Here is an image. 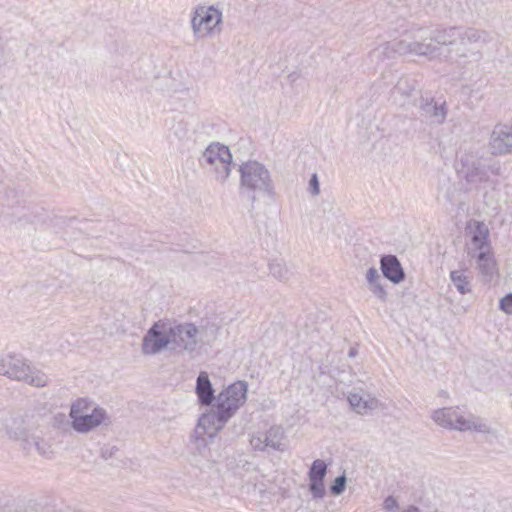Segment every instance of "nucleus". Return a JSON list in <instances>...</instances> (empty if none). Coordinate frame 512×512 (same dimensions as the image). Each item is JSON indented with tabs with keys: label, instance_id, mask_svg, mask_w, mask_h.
<instances>
[{
	"label": "nucleus",
	"instance_id": "obj_1",
	"mask_svg": "<svg viewBox=\"0 0 512 512\" xmlns=\"http://www.w3.org/2000/svg\"><path fill=\"white\" fill-rule=\"evenodd\" d=\"M428 28L414 27L406 31L402 38L385 42L369 53L371 62L380 63L393 59L396 56L416 55L434 60L441 56V48L438 45L427 42Z\"/></svg>",
	"mask_w": 512,
	"mask_h": 512
},
{
	"label": "nucleus",
	"instance_id": "obj_2",
	"mask_svg": "<svg viewBox=\"0 0 512 512\" xmlns=\"http://www.w3.org/2000/svg\"><path fill=\"white\" fill-rule=\"evenodd\" d=\"M490 41L486 31L469 27H448L431 30L428 28L427 42L441 46H451V51L458 57H471L474 61L482 59L481 47Z\"/></svg>",
	"mask_w": 512,
	"mask_h": 512
},
{
	"label": "nucleus",
	"instance_id": "obj_3",
	"mask_svg": "<svg viewBox=\"0 0 512 512\" xmlns=\"http://www.w3.org/2000/svg\"><path fill=\"white\" fill-rule=\"evenodd\" d=\"M500 165H488L478 153L466 152L460 160L457 169L459 177L465 181L469 190H481L485 185L495 188L498 182L490 178V173L500 175Z\"/></svg>",
	"mask_w": 512,
	"mask_h": 512
},
{
	"label": "nucleus",
	"instance_id": "obj_4",
	"mask_svg": "<svg viewBox=\"0 0 512 512\" xmlns=\"http://www.w3.org/2000/svg\"><path fill=\"white\" fill-rule=\"evenodd\" d=\"M0 375L35 387H44L48 383L45 373L30 366L22 356L16 354L0 357Z\"/></svg>",
	"mask_w": 512,
	"mask_h": 512
},
{
	"label": "nucleus",
	"instance_id": "obj_5",
	"mask_svg": "<svg viewBox=\"0 0 512 512\" xmlns=\"http://www.w3.org/2000/svg\"><path fill=\"white\" fill-rule=\"evenodd\" d=\"M432 418L438 425L449 429L459 431L473 430L484 434L491 432L490 427L479 417H465L459 408L445 407L438 409L433 412Z\"/></svg>",
	"mask_w": 512,
	"mask_h": 512
},
{
	"label": "nucleus",
	"instance_id": "obj_6",
	"mask_svg": "<svg viewBox=\"0 0 512 512\" xmlns=\"http://www.w3.org/2000/svg\"><path fill=\"white\" fill-rule=\"evenodd\" d=\"M239 171L242 188L267 196L274 194L270 172L262 163L248 161L240 166Z\"/></svg>",
	"mask_w": 512,
	"mask_h": 512
},
{
	"label": "nucleus",
	"instance_id": "obj_7",
	"mask_svg": "<svg viewBox=\"0 0 512 512\" xmlns=\"http://www.w3.org/2000/svg\"><path fill=\"white\" fill-rule=\"evenodd\" d=\"M88 402L85 399H78L72 404L70 417L72 427L79 433H87L101 424L110 423L105 409L94 407L91 412L88 411Z\"/></svg>",
	"mask_w": 512,
	"mask_h": 512
},
{
	"label": "nucleus",
	"instance_id": "obj_8",
	"mask_svg": "<svg viewBox=\"0 0 512 512\" xmlns=\"http://www.w3.org/2000/svg\"><path fill=\"white\" fill-rule=\"evenodd\" d=\"M247 398V383L237 381L219 393L216 398L217 409L224 420H229L245 403Z\"/></svg>",
	"mask_w": 512,
	"mask_h": 512
},
{
	"label": "nucleus",
	"instance_id": "obj_9",
	"mask_svg": "<svg viewBox=\"0 0 512 512\" xmlns=\"http://www.w3.org/2000/svg\"><path fill=\"white\" fill-rule=\"evenodd\" d=\"M198 334L197 326L190 322L170 326V349L177 352H186L194 356L199 343Z\"/></svg>",
	"mask_w": 512,
	"mask_h": 512
},
{
	"label": "nucleus",
	"instance_id": "obj_10",
	"mask_svg": "<svg viewBox=\"0 0 512 512\" xmlns=\"http://www.w3.org/2000/svg\"><path fill=\"white\" fill-rule=\"evenodd\" d=\"M222 12L214 6H199L194 11L191 27L196 38H204L220 25Z\"/></svg>",
	"mask_w": 512,
	"mask_h": 512
},
{
	"label": "nucleus",
	"instance_id": "obj_11",
	"mask_svg": "<svg viewBox=\"0 0 512 512\" xmlns=\"http://www.w3.org/2000/svg\"><path fill=\"white\" fill-rule=\"evenodd\" d=\"M171 347L170 326L159 320L146 332L142 339L141 350L144 355H156L163 349Z\"/></svg>",
	"mask_w": 512,
	"mask_h": 512
},
{
	"label": "nucleus",
	"instance_id": "obj_12",
	"mask_svg": "<svg viewBox=\"0 0 512 512\" xmlns=\"http://www.w3.org/2000/svg\"><path fill=\"white\" fill-rule=\"evenodd\" d=\"M468 240L465 243L467 257L482 251L492 249L489 229L483 222L471 220L466 227Z\"/></svg>",
	"mask_w": 512,
	"mask_h": 512
},
{
	"label": "nucleus",
	"instance_id": "obj_13",
	"mask_svg": "<svg viewBox=\"0 0 512 512\" xmlns=\"http://www.w3.org/2000/svg\"><path fill=\"white\" fill-rule=\"evenodd\" d=\"M228 420L220 416V411L204 413L195 428V441L198 446H206V437L213 439Z\"/></svg>",
	"mask_w": 512,
	"mask_h": 512
},
{
	"label": "nucleus",
	"instance_id": "obj_14",
	"mask_svg": "<svg viewBox=\"0 0 512 512\" xmlns=\"http://www.w3.org/2000/svg\"><path fill=\"white\" fill-rule=\"evenodd\" d=\"M489 147L493 155H507L512 153V124H497L490 137Z\"/></svg>",
	"mask_w": 512,
	"mask_h": 512
},
{
	"label": "nucleus",
	"instance_id": "obj_15",
	"mask_svg": "<svg viewBox=\"0 0 512 512\" xmlns=\"http://www.w3.org/2000/svg\"><path fill=\"white\" fill-rule=\"evenodd\" d=\"M420 116L430 125H441L445 122L448 108L445 101H436L434 98L422 99L419 105Z\"/></svg>",
	"mask_w": 512,
	"mask_h": 512
},
{
	"label": "nucleus",
	"instance_id": "obj_16",
	"mask_svg": "<svg viewBox=\"0 0 512 512\" xmlns=\"http://www.w3.org/2000/svg\"><path fill=\"white\" fill-rule=\"evenodd\" d=\"M468 258L475 261L483 282L490 283L498 276L497 262L492 249L470 255Z\"/></svg>",
	"mask_w": 512,
	"mask_h": 512
},
{
	"label": "nucleus",
	"instance_id": "obj_17",
	"mask_svg": "<svg viewBox=\"0 0 512 512\" xmlns=\"http://www.w3.org/2000/svg\"><path fill=\"white\" fill-rule=\"evenodd\" d=\"M380 269L383 276L394 284H399L405 279V272L395 255H384L380 259Z\"/></svg>",
	"mask_w": 512,
	"mask_h": 512
},
{
	"label": "nucleus",
	"instance_id": "obj_18",
	"mask_svg": "<svg viewBox=\"0 0 512 512\" xmlns=\"http://www.w3.org/2000/svg\"><path fill=\"white\" fill-rule=\"evenodd\" d=\"M232 161V155L227 146L220 143L210 144L202 154L200 159L201 165H218L219 163H225Z\"/></svg>",
	"mask_w": 512,
	"mask_h": 512
},
{
	"label": "nucleus",
	"instance_id": "obj_19",
	"mask_svg": "<svg viewBox=\"0 0 512 512\" xmlns=\"http://www.w3.org/2000/svg\"><path fill=\"white\" fill-rule=\"evenodd\" d=\"M416 88V80L410 76H402L391 91L393 101L399 106H404L406 100Z\"/></svg>",
	"mask_w": 512,
	"mask_h": 512
},
{
	"label": "nucleus",
	"instance_id": "obj_20",
	"mask_svg": "<svg viewBox=\"0 0 512 512\" xmlns=\"http://www.w3.org/2000/svg\"><path fill=\"white\" fill-rule=\"evenodd\" d=\"M195 392L198 397V401L202 406H209L214 400V389L209 379L208 373L201 371L196 379Z\"/></svg>",
	"mask_w": 512,
	"mask_h": 512
},
{
	"label": "nucleus",
	"instance_id": "obj_21",
	"mask_svg": "<svg viewBox=\"0 0 512 512\" xmlns=\"http://www.w3.org/2000/svg\"><path fill=\"white\" fill-rule=\"evenodd\" d=\"M348 402L351 408L361 415L369 414L379 406V400L368 394L360 395L358 393H350L348 395Z\"/></svg>",
	"mask_w": 512,
	"mask_h": 512
},
{
	"label": "nucleus",
	"instance_id": "obj_22",
	"mask_svg": "<svg viewBox=\"0 0 512 512\" xmlns=\"http://www.w3.org/2000/svg\"><path fill=\"white\" fill-rule=\"evenodd\" d=\"M450 281L461 295L472 292V275L467 268L452 270L449 274Z\"/></svg>",
	"mask_w": 512,
	"mask_h": 512
},
{
	"label": "nucleus",
	"instance_id": "obj_23",
	"mask_svg": "<svg viewBox=\"0 0 512 512\" xmlns=\"http://www.w3.org/2000/svg\"><path fill=\"white\" fill-rule=\"evenodd\" d=\"M22 448L26 451H31L34 448L41 456L47 458L52 454L51 446L42 437L36 435L35 431L28 439H25Z\"/></svg>",
	"mask_w": 512,
	"mask_h": 512
},
{
	"label": "nucleus",
	"instance_id": "obj_24",
	"mask_svg": "<svg viewBox=\"0 0 512 512\" xmlns=\"http://www.w3.org/2000/svg\"><path fill=\"white\" fill-rule=\"evenodd\" d=\"M284 430L280 426H272L268 431L263 433V441H266L267 448L283 451Z\"/></svg>",
	"mask_w": 512,
	"mask_h": 512
},
{
	"label": "nucleus",
	"instance_id": "obj_25",
	"mask_svg": "<svg viewBox=\"0 0 512 512\" xmlns=\"http://www.w3.org/2000/svg\"><path fill=\"white\" fill-rule=\"evenodd\" d=\"M166 125L169 127V138H175L179 141H183L189 137L188 123L183 119L176 120L175 118L170 121H166Z\"/></svg>",
	"mask_w": 512,
	"mask_h": 512
},
{
	"label": "nucleus",
	"instance_id": "obj_26",
	"mask_svg": "<svg viewBox=\"0 0 512 512\" xmlns=\"http://www.w3.org/2000/svg\"><path fill=\"white\" fill-rule=\"evenodd\" d=\"M327 473V465L323 460H314L309 470V480H324Z\"/></svg>",
	"mask_w": 512,
	"mask_h": 512
},
{
	"label": "nucleus",
	"instance_id": "obj_27",
	"mask_svg": "<svg viewBox=\"0 0 512 512\" xmlns=\"http://www.w3.org/2000/svg\"><path fill=\"white\" fill-rule=\"evenodd\" d=\"M270 274L278 280H286L289 277V270L285 264L279 261L269 263Z\"/></svg>",
	"mask_w": 512,
	"mask_h": 512
},
{
	"label": "nucleus",
	"instance_id": "obj_28",
	"mask_svg": "<svg viewBox=\"0 0 512 512\" xmlns=\"http://www.w3.org/2000/svg\"><path fill=\"white\" fill-rule=\"evenodd\" d=\"M231 162L232 161H227L225 163H219L218 165H213L215 175H216L215 177L218 182L224 183L230 176Z\"/></svg>",
	"mask_w": 512,
	"mask_h": 512
},
{
	"label": "nucleus",
	"instance_id": "obj_29",
	"mask_svg": "<svg viewBox=\"0 0 512 512\" xmlns=\"http://www.w3.org/2000/svg\"><path fill=\"white\" fill-rule=\"evenodd\" d=\"M309 490L313 498L321 499L325 496V486L323 480H309Z\"/></svg>",
	"mask_w": 512,
	"mask_h": 512
},
{
	"label": "nucleus",
	"instance_id": "obj_30",
	"mask_svg": "<svg viewBox=\"0 0 512 512\" xmlns=\"http://www.w3.org/2000/svg\"><path fill=\"white\" fill-rule=\"evenodd\" d=\"M346 487V476L340 475L338 476L333 484L330 486V491L333 495H340L344 492Z\"/></svg>",
	"mask_w": 512,
	"mask_h": 512
},
{
	"label": "nucleus",
	"instance_id": "obj_31",
	"mask_svg": "<svg viewBox=\"0 0 512 512\" xmlns=\"http://www.w3.org/2000/svg\"><path fill=\"white\" fill-rule=\"evenodd\" d=\"M499 308L504 313L512 315V293H508L499 301Z\"/></svg>",
	"mask_w": 512,
	"mask_h": 512
},
{
	"label": "nucleus",
	"instance_id": "obj_32",
	"mask_svg": "<svg viewBox=\"0 0 512 512\" xmlns=\"http://www.w3.org/2000/svg\"><path fill=\"white\" fill-rule=\"evenodd\" d=\"M370 291L381 301H385L387 293L383 285L379 282L369 285Z\"/></svg>",
	"mask_w": 512,
	"mask_h": 512
},
{
	"label": "nucleus",
	"instance_id": "obj_33",
	"mask_svg": "<svg viewBox=\"0 0 512 512\" xmlns=\"http://www.w3.org/2000/svg\"><path fill=\"white\" fill-rule=\"evenodd\" d=\"M398 507H399V505H398V502L395 497L388 496L385 498V500L383 502V508L386 511L394 512L398 509Z\"/></svg>",
	"mask_w": 512,
	"mask_h": 512
},
{
	"label": "nucleus",
	"instance_id": "obj_34",
	"mask_svg": "<svg viewBox=\"0 0 512 512\" xmlns=\"http://www.w3.org/2000/svg\"><path fill=\"white\" fill-rule=\"evenodd\" d=\"M250 442L253 448L256 450L263 451L267 448L266 441H263V433L257 436H253Z\"/></svg>",
	"mask_w": 512,
	"mask_h": 512
},
{
	"label": "nucleus",
	"instance_id": "obj_35",
	"mask_svg": "<svg viewBox=\"0 0 512 512\" xmlns=\"http://www.w3.org/2000/svg\"><path fill=\"white\" fill-rule=\"evenodd\" d=\"M366 279L368 282V285L375 284L380 281V275L376 268L371 267L368 269L366 273Z\"/></svg>",
	"mask_w": 512,
	"mask_h": 512
},
{
	"label": "nucleus",
	"instance_id": "obj_36",
	"mask_svg": "<svg viewBox=\"0 0 512 512\" xmlns=\"http://www.w3.org/2000/svg\"><path fill=\"white\" fill-rule=\"evenodd\" d=\"M309 188L313 195H318L320 192L319 181L316 174H313L309 180Z\"/></svg>",
	"mask_w": 512,
	"mask_h": 512
},
{
	"label": "nucleus",
	"instance_id": "obj_37",
	"mask_svg": "<svg viewBox=\"0 0 512 512\" xmlns=\"http://www.w3.org/2000/svg\"><path fill=\"white\" fill-rule=\"evenodd\" d=\"M116 451H117V448L114 446L103 447L101 450V455L104 459H109L115 454Z\"/></svg>",
	"mask_w": 512,
	"mask_h": 512
},
{
	"label": "nucleus",
	"instance_id": "obj_38",
	"mask_svg": "<svg viewBox=\"0 0 512 512\" xmlns=\"http://www.w3.org/2000/svg\"><path fill=\"white\" fill-rule=\"evenodd\" d=\"M404 512H421V510L417 506L411 505Z\"/></svg>",
	"mask_w": 512,
	"mask_h": 512
},
{
	"label": "nucleus",
	"instance_id": "obj_39",
	"mask_svg": "<svg viewBox=\"0 0 512 512\" xmlns=\"http://www.w3.org/2000/svg\"><path fill=\"white\" fill-rule=\"evenodd\" d=\"M356 349L355 348H351L348 352V356L349 357H354L356 355Z\"/></svg>",
	"mask_w": 512,
	"mask_h": 512
},
{
	"label": "nucleus",
	"instance_id": "obj_40",
	"mask_svg": "<svg viewBox=\"0 0 512 512\" xmlns=\"http://www.w3.org/2000/svg\"><path fill=\"white\" fill-rule=\"evenodd\" d=\"M24 217L26 218V220H27V221H30V222H32V223H35V222L37 221V220H36V219H34V218L32 219V218L28 217L26 214L24 215Z\"/></svg>",
	"mask_w": 512,
	"mask_h": 512
}]
</instances>
